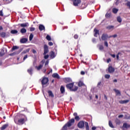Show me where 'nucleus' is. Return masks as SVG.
<instances>
[{
	"label": "nucleus",
	"mask_w": 130,
	"mask_h": 130,
	"mask_svg": "<svg viewBox=\"0 0 130 130\" xmlns=\"http://www.w3.org/2000/svg\"><path fill=\"white\" fill-rule=\"evenodd\" d=\"M66 87L67 89H69L70 90V91H72V92H76L79 89V87L78 86H75L74 87V83H71L67 84L66 85Z\"/></svg>",
	"instance_id": "f257e3e1"
},
{
	"label": "nucleus",
	"mask_w": 130,
	"mask_h": 130,
	"mask_svg": "<svg viewBox=\"0 0 130 130\" xmlns=\"http://www.w3.org/2000/svg\"><path fill=\"white\" fill-rule=\"evenodd\" d=\"M74 123H75V119L72 118L69 120V121L66 124H67L68 127H71V126H72Z\"/></svg>",
	"instance_id": "f03ea898"
},
{
	"label": "nucleus",
	"mask_w": 130,
	"mask_h": 130,
	"mask_svg": "<svg viewBox=\"0 0 130 130\" xmlns=\"http://www.w3.org/2000/svg\"><path fill=\"white\" fill-rule=\"evenodd\" d=\"M101 38L103 41H107V39L110 38H109V36H108V35H107V34H103L102 35Z\"/></svg>",
	"instance_id": "7ed1b4c3"
},
{
	"label": "nucleus",
	"mask_w": 130,
	"mask_h": 130,
	"mask_svg": "<svg viewBox=\"0 0 130 130\" xmlns=\"http://www.w3.org/2000/svg\"><path fill=\"white\" fill-rule=\"evenodd\" d=\"M49 51V50L48 49V46H47V45L45 44L44 45V55H45L46 54H47V53H48Z\"/></svg>",
	"instance_id": "20e7f679"
},
{
	"label": "nucleus",
	"mask_w": 130,
	"mask_h": 130,
	"mask_svg": "<svg viewBox=\"0 0 130 130\" xmlns=\"http://www.w3.org/2000/svg\"><path fill=\"white\" fill-rule=\"evenodd\" d=\"M49 80L48 79V78L44 77L41 81L42 85L43 86L44 85H46L48 83V81Z\"/></svg>",
	"instance_id": "39448f33"
},
{
	"label": "nucleus",
	"mask_w": 130,
	"mask_h": 130,
	"mask_svg": "<svg viewBox=\"0 0 130 130\" xmlns=\"http://www.w3.org/2000/svg\"><path fill=\"white\" fill-rule=\"evenodd\" d=\"M114 71H115L114 68L112 67L111 65H109L108 73H109V74H112V73H114Z\"/></svg>",
	"instance_id": "423d86ee"
},
{
	"label": "nucleus",
	"mask_w": 130,
	"mask_h": 130,
	"mask_svg": "<svg viewBox=\"0 0 130 130\" xmlns=\"http://www.w3.org/2000/svg\"><path fill=\"white\" fill-rule=\"evenodd\" d=\"M17 124L22 125L24 124L25 123V119L24 118H21L18 120V123H16Z\"/></svg>",
	"instance_id": "0eeeda50"
},
{
	"label": "nucleus",
	"mask_w": 130,
	"mask_h": 130,
	"mask_svg": "<svg viewBox=\"0 0 130 130\" xmlns=\"http://www.w3.org/2000/svg\"><path fill=\"white\" fill-rule=\"evenodd\" d=\"M73 2V5L75 7H78L79 4H81V0H72Z\"/></svg>",
	"instance_id": "6e6552de"
},
{
	"label": "nucleus",
	"mask_w": 130,
	"mask_h": 130,
	"mask_svg": "<svg viewBox=\"0 0 130 130\" xmlns=\"http://www.w3.org/2000/svg\"><path fill=\"white\" fill-rule=\"evenodd\" d=\"M84 125H85V122H84V121H80L78 123V127H79V128H83Z\"/></svg>",
	"instance_id": "1a4fd4ad"
},
{
	"label": "nucleus",
	"mask_w": 130,
	"mask_h": 130,
	"mask_svg": "<svg viewBox=\"0 0 130 130\" xmlns=\"http://www.w3.org/2000/svg\"><path fill=\"white\" fill-rule=\"evenodd\" d=\"M63 82H64V83H71L72 82V79L70 78H65L63 79Z\"/></svg>",
	"instance_id": "9d476101"
},
{
	"label": "nucleus",
	"mask_w": 130,
	"mask_h": 130,
	"mask_svg": "<svg viewBox=\"0 0 130 130\" xmlns=\"http://www.w3.org/2000/svg\"><path fill=\"white\" fill-rule=\"evenodd\" d=\"M113 91L114 92H115L116 93V95L117 96V95H119V96H121V93L120 92V91L118 90V89H113Z\"/></svg>",
	"instance_id": "9b49d317"
},
{
	"label": "nucleus",
	"mask_w": 130,
	"mask_h": 130,
	"mask_svg": "<svg viewBox=\"0 0 130 130\" xmlns=\"http://www.w3.org/2000/svg\"><path fill=\"white\" fill-rule=\"evenodd\" d=\"M129 102V100H121L119 102V103L120 104H126V103H128Z\"/></svg>",
	"instance_id": "f8f14e48"
},
{
	"label": "nucleus",
	"mask_w": 130,
	"mask_h": 130,
	"mask_svg": "<svg viewBox=\"0 0 130 130\" xmlns=\"http://www.w3.org/2000/svg\"><path fill=\"white\" fill-rule=\"evenodd\" d=\"M52 77L53 78H55V79H60L59 75L57 73H53L52 74Z\"/></svg>",
	"instance_id": "ddd939ff"
},
{
	"label": "nucleus",
	"mask_w": 130,
	"mask_h": 130,
	"mask_svg": "<svg viewBox=\"0 0 130 130\" xmlns=\"http://www.w3.org/2000/svg\"><path fill=\"white\" fill-rule=\"evenodd\" d=\"M19 25H20V27H21L22 28H25V27H27L28 26V23H21L18 24V26H19Z\"/></svg>",
	"instance_id": "4468645a"
},
{
	"label": "nucleus",
	"mask_w": 130,
	"mask_h": 130,
	"mask_svg": "<svg viewBox=\"0 0 130 130\" xmlns=\"http://www.w3.org/2000/svg\"><path fill=\"white\" fill-rule=\"evenodd\" d=\"M39 29L40 31H43V30H45V27L42 24H40L39 26Z\"/></svg>",
	"instance_id": "2eb2a0df"
},
{
	"label": "nucleus",
	"mask_w": 130,
	"mask_h": 130,
	"mask_svg": "<svg viewBox=\"0 0 130 130\" xmlns=\"http://www.w3.org/2000/svg\"><path fill=\"white\" fill-rule=\"evenodd\" d=\"M27 41H28V39L26 38H22L20 39V43H27Z\"/></svg>",
	"instance_id": "dca6fc26"
},
{
	"label": "nucleus",
	"mask_w": 130,
	"mask_h": 130,
	"mask_svg": "<svg viewBox=\"0 0 130 130\" xmlns=\"http://www.w3.org/2000/svg\"><path fill=\"white\" fill-rule=\"evenodd\" d=\"M48 93L49 95V97H52V98H53L54 97V94H53V93H52V91L49 90L48 91Z\"/></svg>",
	"instance_id": "f3484780"
},
{
	"label": "nucleus",
	"mask_w": 130,
	"mask_h": 130,
	"mask_svg": "<svg viewBox=\"0 0 130 130\" xmlns=\"http://www.w3.org/2000/svg\"><path fill=\"white\" fill-rule=\"evenodd\" d=\"M20 52H21V51H18V52H14L13 53L9 54V55L10 56H14V55H16L17 54H19V53H20Z\"/></svg>",
	"instance_id": "a211bd4d"
},
{
	"label": "nucleus",
	"mask_w": 130,
	"mask_h": 130,
	"mask_svg": "<svg viewBox=\"0 0 130 130\" xmlns=\"http://www.w3.org/2000/svg\"><path fill=\"white\" fill-rule=\"evenodd\" d=\"M128 127H130V125L127 124L126 123H124L123 124V128H128Z\"/></svg>",
	"instance_id": "6ab92c4d"
},
{
	"label": "nucleus",
	"mask_w": 130,
	"mask_h": 130,
	"mask_svg": "<svg viewBox=\"0 0 130 130\" xmlns=\"http://www.w3.org/2000/svg\"><path fill=\"white\" fill-rule=\"evenodd\" d=\"M32 72H33V69L32 68H30L27 70V73H28L29 75H32L33 74Z\"/></svg>",
	"instance_id": "aec40b11"
},
{
	"label": "nucleus",
	"mask_w": 130,
	"mask_h": 130,
	"mask_svg": "<svg viewBox=\"0 0 130 130\" xmlns=\"http://www.w3.org/2000/svg\"><path fill=\"white\" fill-rule=\"evenodd\" d=\"M26 32H27V29H26V28H22L20 29V33H22V34H24Z\"/></svg>",
	"instance_id": "412c9836"
},
{
	"label": "nucleus",
	"mask_w": 130,
	"mask_h": 130,
	"mask_svg": "<svg viewBox=\"0 0 130 130\" xmlns=\"http://www.w3.org/2000/svg\"><path fill=\"white\" fill-rule=\"evenodd\" d=\"M8 126H9V124H5L2 126V127H1V129L5 130V129H6V128H7V127H8Z\"/></svg>",
	"instance_id": "4be33fe9"
},
{
	"label": "nucleus",
	"mask_w": 130,
	"mask_h": 130,
	"mask_svg": "<svg viewBox=\"0 0 130 130\" xmlns=\"http://www.w3.org/2000/svg\"><path fill=\"white\" fill-rule=\"evenodd\" d=\"M50 56L51 58H54V57H55V53L53 51H51Z\"/></svg>",
	"instance_id": "5701e85b"
},
{
	"label": "nucleus",
	"mask_w": 130,
	"mask_h": 130,
	"mask_svg": "<svg viewBox=\"0 0 130 130\" xmlns=\"http://www.w3.org/2000/svg\"><path fill=\"white\" fill-rule=\"evenodd\" d=\"M94 37H97V35L99 34V30L96 28L94 29Z\"/></svg>",
	"instance_id": "b1692460"
},
{
	"label": "nucleus",
	"mask_w": 130,
	"mask_h": 130,
	"mask_svg": "<svg viewBox=\"0 0 130 130\" xmlns=\"http://www.w3.org/2000/svg\"><path fill=\"white\" fill-rule=\"evenodd\" d=\"M60 90L61 94H63V93H64V92H65L64 87H63V86H61Z\"/></svg>",
	"instance_id": "393cba45"
},
{
	"label": "nucleus",
	"mask_w": 130,
	"mask_h": 130,
	"mask_svg": "<svg viewBox=\"0 0 130 130\" xmlns=\"http://www.w3.org/2000/svg\"><path fill=\"white\" fill-rule=\"evenodd\" d=\"M19 49V47L17 46H13L11 49V51L13 52L14 50Z\"/></svg>",
	"instance_id": "a878e982"
},
{
	"label": "nucleus",
	"mask_w": 130,
	"mask_h": 130,
	"mask_svg": "<svg viewBox=\"0 0 130 130\" xmlns=\"http://www.w3.org/2000/svg\"><path fill=\"white\" fill-rule=\"evenodd\" d=\"M43 67V64H40L38 67L36 66V68L37 69V70H38V71H39V70H41Z\"/></svg>",
	"instance_id": "bb28decb"
},
{
	"label": "nucleus",
	"mask_w": 130,
	"mask_h": 130,
	"mask_svg": "<svg viewBox=\"0 0 130 130\" xmlns=\"http://www.w3.org/2000/svg\"><path fill=\"white\" fill-rule=\"evenodd\" d=\"M78 87H82V86H85L83 82L79 81L78 83Z\"/></svg>",
	"instance_id": "cd10ccee"
},
{
	"label": "nucleus",
	"mask_w": 130,
	"mask_h": 130,
	"mask_svg": "<svg viewBox=\"0 0 130 130\" xmlns=\"http://www.w3.org/2000/svg\"><path fill=\"white\" fill-rule=\"evenodd\" d=\"M118 12V9L116 8H113L112 9V12L113 14H117V12Z\"/></svg>",
	"instance_id": "c85d7f7f"
},
{
	"label": "nucleus",
	"mask_w": 130,
	"mask_h": 130,
	"mask_svg": "<svg viewBox=\"0 0 130 130\" xmlns=\"http://www.w3.org/2000/svg\"><path fill=\"white\" fill-rule=\"evenodd\" d=\"M10 33L11 34H17L18 33V30L16 29L11 30Z\"/></svg>",
	"instance_id": "c756f323"
},
{
	"label": "nucleus",
	"mask_w": 130,
	"mask_h": 130,
	"mask_svg": "<svg viewBox=\"0 0 130 130\" xmlns=\"http://www.w3.org/2000/svg\"><path fill=\"white\" fill-rule=\"evenodd\" d=\"M114 26L113 25H109L106 27V29H108V30H111V29H114Z\"/></svg>",
	"instance_id": "7c9ffc66"
},
{
	"label": "nucleus",
	"mask_w": 130,
	"mask_h": 130,
	"mask_svg": "<svg viewBox=\"0 0 130 130\" xmlns=\"http://www.w3.org/2000/svg\"><path fill=\"white\" fill-rule=\"evenodd\" d=\"M109 125L112 128H114V126H113V124H112V122L111 121H109Z\"/></svg>",
	"instance_id": "2f4dec72"
},
{
	"label": "nucleus",
	"mask_w": 130,
	"mask_h": 130,
	"mask_svg": "<svg viewBox=\"0 0 130 130\" xmlns=\"http://www.w3.org/2000/svg\"><path fill=\"white\" fill-rule=\"evenodd\" d=\"M117 21L119 23H121V22L122 21V19H121V17H120V16H118L117 17Z\"/></svg>",
	"instance_id": "473e14b6"
},
{
	"label": "nucleus",
	"mask_w": 130,
	"mask_h": 130,
	"mask_svg": "<svg viewBox=\"0 0 130 130\" xmlns=\"http://www.w3.org/2000/svg\"><path fill=\"white\" fill-rule=\"evenodd\" d=\"M6 32H2L0 33V36L1 37H2V38H5V37H6Z\"/></svg>",
	"instance_id": "72a5a7b5"
},
{
	"label": "nucleus",
	"mask_w": 130,
	"mask_h": 130,
	"mask_svg": "<svg viewBox=\"0 0 130 130\" xmlns=\"http://www.w3.org/2000/svg\"><path fill=\"white\" fill-rule=\"evenodd\" d=\"M105 17L107 18V19H109V18L111 17V13H106Z\"/></svg>",
	"instance_id": "f704fd0d"
},
{
	"label": "nucleus",
	"mask_w": 130,
	"mask_h": 130,
	"mask_svg": "<svg viewBox=\"0 0 130 130\" xmlns=\"http://www.w3.org/2000/svg\"><path fill=\"white\" fill-rule=\"evenodd\" d=\"M115 123H116V124L119 125V124H120V120L118 119V118L116 119Z\"/></svg>",
	"instance_id": "c9c22d12"
},
{
	"label": "nucleus",
	"mask_w": 130,
	"mask_h": 130,
	"mask_svg": "<svg viewBox=\"0 0 130 130\" xmlns=\"http://www.w3.org/2000/svg\"><path fill=\"white\" fill-rule=\"evenodd\" d=\"M61 130H68V124L66 123L62 128Z\"/></svg>",
	"instance_id": "e433bc0d"
},
{
	"label": "nucleus",
	"mask_w": 130,
	"mask_h": 130,
	"mask_svg": "<svg viewBox=\"0 0 130 130\" xmlns=\"http://www.w3.org/2000/svg\"><path fill=\"white\" fill-rule=\"evenodd\" d=\"M30 51V49H27L26 50L23 51L21 53L22 54H25V53H27V52H29Z\"/></svg>",
	"instance_id": "4c0bfd02"
},
{
	"label": "nucleus",
	"mask_w": 130,
	"mask_h": 130,
	"mask_svg": "<svg viewBox=\"0 0 130 130\" xmlns=\"http://www.w3.org/2000/svg\"><path fill=\"white\" fill-rule=\"evenodd\" d=\"M85 128L86 130H89V125L88 124V122H85Z\"/></svg>",
	"instance_id": "58836bf2"
},
{
	"label": "nucleus",
	"mask_w": 130,
	"mask_h": 130,
	"mask_svg": "<svg viewBox=\"0 0 130 130\" xmlns=\"http://www.w3.org/2000/svg\"><path fill=\"white\" fill-rule=\"evenodd\" d=\"M47 40H48V41H51V37H50V36L49 35H47L46 37Z\"/></svg>",
	"instance_id": "ea45409f"
},
{
	"label": "nucleus",
	"mask_w": 130,
	"mask_h": 130,
	"mask_svg": "<svg viewBox=\"0 0 130 130\" xmlns=\"http://www.w3.org/2000/svg\"><path fill=\"white\" fill-rule=\"evenodd\" d=\"M33 37H34L33 34H30L29 37V41H32V39H33Z\"/></svg>",
	"instance_id": "a19ab883"
},
{
	"label": "nucleus",
	"mask_w": 130,
	"mask_h": 130,
	"mask_svg": "<svg viewBox=\"0 0 130 130\" xmlns=\"http://www.w3.org/2000/svg\"><path fill=\"white\" fill-rule=\"evenodd\" d=\"M0 55H1V56H4V55H5V52H4V50H2L1 51V52H0Z\"/></svg>",
	"instance_id": "79ce46f5"
},
{
	"label": "nucleus",
	"mask_w": 130,
	"mask_h": 130,
	"mask_svg": "<svg viewBox=\"0 0 130 130\" xmlns=\"http://www.w3.org/2000/svg\"><path fill=\"white\" fill-rule=\"evenodd\" d=\"M125 6L128 7L129 9H130V2L128 1L125 4Z\"/></svg>",
	"instance_id": "37998d69"
},
{
	"label": "nucleus",
	"mask_w": 130,
	"mask_h": 130,
	"mask_svg": "<svg viewBox=\"0 0 130 130\" xmlns=\"http://www.w3.org/2000/svg\"><path fill=\"white\" fill-rule=\"evenodd\" d=\"M104 49V47L103 45H101L99 46V50H103Z\"/></svg>",
	"instance_id": "c03bdc74"
},
{
	"label": "nucleus",
	"mask_w": 130,
	"mask_h": 130,
	"mask_svg": "<svg viewBox=\"0 0 130 130\" xmlns=\"http://www.w3.org/2000/svg\"><path fill=\"white\" fill-rule=\"evenodd\" d=\"M104 45L106 47H108V43L107 42V41H105Z\"/></svg>",
	"instance_id": "a18cd8bd"
},
{
	"label": "nucleus",
	"mask_w": 130,
	"mask_h": 130,
	"mask_svg": "<svg viewBox=\"0 0 130 130\" xmlns=\"http://www.w3.org/2000/svg\"><path fill=\"white\" fill-rule=\"evenodd\" d=\"M105 79H109V78H110V75L108 74L105 75Z\"/></svg>",
	"instance_id": "49530a36"
},
{
	"label": "nucleus",
	"mask_w": 130,
	"mask_h": 130,
	"mask_svg": "<svg viewBox=\"0 0 130 130\" xmlns=\"http://www.w3.org/2000/svg\"><path fill=\"white\" fill-rule=\"evenodd\" d=\"M112 37H113V38H115L117 37V35H114L113 36H109L110 38H111Z\"/></svg>",
	"instance_id": "de8ad7c7"
},
{
	"label": "nucleus",
	"mask_w": 130,
	"mask_h": 130,
	"mask_svg": "<svg viewBox=\"0 0 130 130\" xmlns=\"http://www.w3.org/2000/svg\"><path fill=\"white\" fill-rule=\"evenodd\" d=\"M125 119H130V115L127 116V115H125Z\"/></svg>",
	"instance_id": "09e8293b"
},
{
	"label": "nucleus",
	"mask_w": 130,
	"mask_h": 130,
	"mask_svg": "<svg viewBox=\"0 0 130 130\" xmlns=\"http://www.w3.org/2000/svg\"><path fill=\"white\" fill-rule=\"evenodd\" d=\"M75 119L77 121H79V120H80V117H79V116L75 117Z\"/></svg>",
	"instance_id": "8fccbe9b"
},
{
	"label": "nucleus",
	"mask_w": 130,
	"mask_h": 130,
	"mask_svg": "<svg viewBox=\"0 0 130 130\" xmlns=\"http://www.w3.org/2000/svg\"><path fill=\"white\" fill-rule=\"evenodd\" d=\"M29 30L31 32L32 31H35V27H30Z\"/></svg>",
	"instance_id": "3c124183"
},
{
	"label": "nucleus",
	"mask_w": 130,
	"mask_h": 130,
	"mask_svg": "<svg viewBox=\"0 0 130 130\" xmlns=\"http://www.w3.org/2000/svg\"><path fill=\"white\" fill-rule=\"evenodd\" d=\"M74 38H75V39H78V38H79V36L78 35H75L74 36Z\"/></svg>",
	"instance_id": "603ef678"
},
{
	"label": "nucleus",
	"mask_w": 130,
	"mask_h": 130,
	"mask_svg": "<svg viewBox=\"0 0 130 130\" xmlns=\"http://www.w3.org/2000/svg\"><path fill=\"white\" fill-rule=\"evenodd\" d=\"M111 61V59L110 58H109L108 59H107V63H109Z\"/></svg>",
	"instance_id": "864d4df0"
},
{
	"label": "nucleus",
	"mask_w": 130,
	"mask_h": 130,
	"mask_svg": "<svg viewBox=\"0 0 130 130\" xmlns=\"http://www.w3.org/2000/svg\"><path fill=\"white\" fill-rule=\"evenodd\" d=\"M48 45H49V46H52V45H53V43L50 42L48 43Z\"/></svg>",
	"instance_id": "5fc2aeb1"
},
{
	"label": "nucleus",
	"mask_w": 130,
	"mask_h": 130,
	"mask_svg": "<svg viewBox=\"0 0 130 130\" xmlns=\"http://www.w3.org/2000/svg\"><path fill=\"white\" fill-rule=\"evenodd\" d=\"M115 5L116 6H118V4H119V0H116Z\"/></svg>",
	"instance_id": "6e6d98bb"
},
{
	"label": "nucleus",
	"mask_w": 130,
	"mask_h": 130,
	"mask_svg": "<svg viewBox=\"0 0 130 130\" xmlns=\"http://www.w3.org/2000/svg\"><path fill=\"white\" fill-rule=\"evenodd\" d=\"M49 57V55H46L44 56L45 59H47V58H48Z\"/></svg>",
	"instance_id": "4d7b16f0"
},
{
	"label": "nucleus",
	"mask_w": 130,
	"mask_h": 130,
	"mask_svg": "<svg viewBox=\"0 0 130 130\" xmlns=\"http://www.w3.org/2000/svg\"><path fill=\"white\" fill-rule=\"evenodd\" d=\"M0 16H1V17L4 16V14H3V11H0Z\"/></svg>",
	"instance_id": "13d9d810"
},
{
	"label": "nucleus",
	"mask_w": 130,
	"mask_h": 130,
	"mask_svg": "<svg viewBox=\"0 0 130 130\" xmlns=\"http://www.w3.org/2000/svg\"><path fill=\"white\" fill-rule=\"evenodd\" d=\"M27 57H28V55H25L23 57V60H25Z\"/></svg>",
	"instance_id": "bf43d9fd"
},
{
	"label": "nucleus",
	"mask_w": 130,
	"mask_h": 130,
	"mask_svg": "<svg viewBox=\"0 0 130 130\" xmlns=\"http://www.w3.org/2000/svg\"><path fill=\"white\" fill-rule=\"evenodd\" d=\"M110 55L112 56V57H113V58H115V54H111Z\"/></svg>",
	"instance_id": "052dcab7"
},
{
	"label": "nucleus",
	"mask_w": 130,
	"mask_h": 130,
	"mask_svg": "<svg viewBox=\"0 0 130 130\" xmlns=\"http://www.w3.org/2000/svg\"><path fill=\"white\" fill-rule=\"evenodd\" d=\"M32 53H34L35 54V53H37V52L35 49H32Z\"/></svg>",
	"instance_id": "680f3d73"
},
{
	"label": "nucleus",
	"mask_w": 130,
	"mask_h": 130,
	"mask_svg": "<svg viewBox=\"0 0 130 130\" xmlns=\"http://www.w3.org/2000/svg\"><path fill=\"white\" fill-rule=\"evenodd\" d=\"M73 115H74V116H75V117H76V116H78V113H74L73 114Z\"/></svg>",
	"instance_id": "e2e57ef3"
},
{
	"label": "nucleus",
	"mask_w": 130,
	"mask_h": 130,
	"mask_svg": "<svg viewBox=\"0 0 130 130\" xmlns=\"http://www.w3.org/2000/svg\"><path fill=\"white\" fill-rule=\"evenodd\" d=\"M122 117H123V115H120L118 116L119 118H121Z\"/></svg>",
	"instance_id": "0e129e2a"
},
{
	"label": "nucleus",
	"mask_w": 130,
	"mask_h": 130,
	"mask_svg": "<svg viewBox=\"0 0 130 130\" xmlns=\"http://www.w3.org/2000/svg\"><path fill=\"white\" fill-rule=\"evenodd\" d=\"M49 62V61H48V60H47V61H46V62H45V66H47V64H48Z\"/></svg>",
	"instance_id": "69168bd1"
},
{
	"label": "nucleus",
	"mask_w": 130,
	"mask_h": 130,
	"mask_svg": "<svg viewBox=\"0 0 130 130\" xmlns=\"http://www.w3.org/2000/svg\"><path fill=\"white\" fill-rule=\"evenodd\" d=\"M81 75H85V72H84V71H81Z\"/></svg>",
	"instance_id": "338daca9"
},
{
	"label": "nucleus",
	"mask_w": 130,
	"mask_h": 130,
	"mask_svg": "<svg viewBox=\"0 0 130 130\" xmlns=\"http://www.w3.org/2000/svg\"><path fill=\"white\" fill-rule=\"evenodd\" d=\"M91 129L92 130H95L96 129V127H95V126L92 127Z\"/></svg>",
	"instance_id": "774afa93"
}]
</instances>
